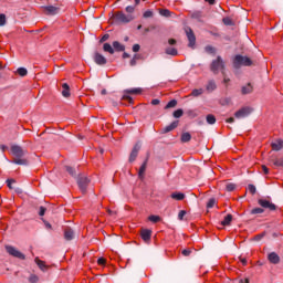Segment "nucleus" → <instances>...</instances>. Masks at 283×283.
<instances>
[{"label": "nucleus", "instance_id": "f257e3e1", "mask_svg": "<svg viewBox=\"0 0 283 283\" xmlns=\"http://www.w3.org/2000/svg\"><path fill=\"white\" fill-rule=\"evenodd\" d=\"M11 154L14 157L13 160H11L13 165H21L23 167H28V165H30V161H28V158H25V156H28V150L23 149V147L19 145H12Z\"/></svg>", "mask_w": 283, "mask_h": 283}, {"label": "nucleus", "instance_id": "f03ea898", "mask_svg": "<svg viewBox=\"0 0 283 283\" xmlns=\"http://www.w3.org/2000/svg\"><path fill=\"white\" fill-rule=\"evenodd\" d=\"M232 65L234 70H240V67H251V65H253V60L249 56L238 54L233 57Z\"/></svg>", "mask_w": 283, "mask_h": 283}, {"label": "nucleus", "instance_id": "7ed1b4c3", "mask_svg": "<svg viewBox=\"0 0 283 283\" xmlns=\"http://www.w3.org/2000/svg\"><path fill=\"white\" fill-rule=\"evenodd\" d=\"M210 70L214 74L221 72V74L224 76V70H227V65L224 64V60L222 59V56L218 55L217 59L211 62Z\"/></svg>", "mask_w": 283, "mask_h": 283}, {"label": "nucleus", "instance_id": "20e7f679", "mask_svg": "<svg viewBox=\"0 0 283 283\" xmlns=\"http://www.w3.org/2000/svg\"><path fill=\"white\" fill-rule=\"evenodd\" d=\"M114 22L117 24L120 23H132V21H134V14H125V12L123 11H117L114 15H113Z\"/></svg>", "mask_w": 283, "mask_h": 283}, {"label": "nucleus", "instance_id": "39448f33", "mask_svg": "<svg viewBox=\"0 0 283 283\" xmlns=\"http://www.w3.org/2000/svg\"><path fill=\"white\" fill-rule=\"evenodd\" d=\"M7 253L11 255V258H17L18 260H25V254H23L19 249L14 248L13 245H6L4 247Z\"/></svg>", "mask_w": 283, "mask_h": 283}, {"label": "nucleus", "instance_id": "423d86ee", "mask_svg": "<svg viewBox=\"0 0 283 283\" xmlns=\"http://www.w3.org/2000/svg\"><path fill=\"white\" fill-rule=\"evenodd\" d=\"M76 182H77L78 189L82 191V193H86L87 186L90 185V179L86 176L78 175L76 177Z\"/></svg>", "mask_w": 283, "mask_h": 283}, {"label": "nucleus", "instance_id": "0eeeda50", "mask_svg": "<svg viewBox=\"0 0 283 283\" xmlns=\"http://www.w3.org/2000/svg\"><path fill=\"white\" fill-rule=\"evenodd\" d=\"M143 88H130L125 90L124 95L122 96V101H128V103H134V98H132V94H140Z\"/></svg>", "mask_w": 283, "mask_h": 283}, {"label": "nucleus", "instance_id": "6e6552de", "mask_svg": "<svg viewBox=\"0 0 283 283\" xmlns=\"http://www.w3.org/2000/svg\"><path fill=\"white\" fill-rule=\"evenodd\" d=\"M187 39L189 41L188 48H195L196 46V33H193V30L190 27H187L185 29Z\"/></svg>", "mask_w": 283, "mask_h": 283}, {"label": "nucleus", "instance_id": "1a4fd4ad", "mask_svg": "<svg viewBox=\"0 0 283 283\" xmlns=\"http://www.w3.org/2000/svg\"><path fill=\"white\" fill-rule=\"evenodd\" d=\"M258 202L260 207H262L263 209H269V211H275L277 209V206H275V203L266 199H259Z\"/></svg>", "mask_w": 283, "mask_h": 283}, {"label": "nucleus", "instance_id": "9d476101", "mask_svg": "<svg viewBox=\"0 0 283 283\" xmlns=\"http://www.w3.org/2000/svg\"><path fill=\"white\" fill-rule=\"evenodd\" d=\"M253 109L251 107H243L234 113L235 118H247Z\"/></svg>", "mask_w": 283, "mask_h": 283}, {"label": "nucleus", "instance_id": "9b49d317", "mask_svg": "<svg viewBox=\"0 0 283 283\" xmlns=\"http://www.w3.org/2000/svg\"><path fill=\"white\" fill-rule=\"evenodd\" d=\"M140 151V144H136L133 148V150L130 151L128 161L129 163H134L136 160V158H138V153Z\"/></svg>", "mask_w": 283, "mask_h": 283}, {"label": "nucleus", "instance_id": "f8f14e48", "mask_svg": "<svg viewBox=\"0 0 283 283\" xmlns=\"http://www.w3.org/2000/svg\"><path fill=\"white\" fill-rule=\"evenodd\" d=\"M94 62L96 63V65H107V59L98 52L94 54Z\"/></svg>", "mask_w": 283, "mask_h": 283}, {"label": "nucleus", "instance_id": "ddd939ff", "mask_svg": "<svg viewBox=\"0 0 283 283\" xmlns=\"http://www.w3.org/2000/svg\"><path fill=\"white\" fill-rule=\"evenodd\" d=\"M43 8H44L45 14H49L51 17H54V15L59 14L60 9L57 7L46 6V7H43Z\"/></svg>", "mask_w": 283, "mask_h": 283}, {"label": "nucleus", "instance_id": "4468645a", "mask_svg": "<svg viewBox=\"0 0 283 283\" xmlns=\"http://www.w3.org/2000/svg\"><path fill=\"white\" fill-rule=\"evenodd\" d=\"M268 260L271 264H280V255L275 252L269 253Z\"/></svg>", "mask_w": 283, "mask_h": 283}, {"label": "nucleus", "instance_id": "2eb2a0df", "mask_svg": "<svg viewBox=\"0 0 283 283\" xmlns=\"http://www.w3.org/2000/svg\"><path fill=\"white\" fill-rule=\"evenodd\" d=\"M140 235H142V240H144V242H149V240H151V230L142 229Z\"/></svg>", "mask_w": 283, "mask_h": 283}, {"label": "nucleus", "instance_id": "dca6fc26", "mask_svg": "<svg viewBox=\"0 0 283 283\" xmlns=\"http://www.w3.org/2000/svg\"><path fill=\"white\" fill-rule=\"evenodd\" d=\"M75 233H74V230H72V228H67L64 230V239L70 242L72 240H74L75 238Z\"/></svg>", "mask_w": 283, "mask_h": 283}, {"label": "nucleus", "instance_id": "f3484780", "mask_svg": "<svg viewBox=\"0 0 283 283\" xmlns=\"http://www.w3.org/2000/svg\"><path fill=\"white\" fill-rule=\"evenodd\" d=\"M178 120L172 122L170 125L163 128L161 134H169V132H174L176 127H178Z\"/></svg>", "mask_w": 283, "mask_h": 283}, {"label": "nucleus", "instance_id": "a211bd4d", "mask_svg": "<svg viewBox=\"0 0 283 283\" xmlns=\"http://www.w3.org/2000/svg\"><path fill=\"white\" fill-rule=\"evenodd\" d=\"M273 151H282L283 149V140L276 139L274 143L271 144Z\"/></svg>", "mask_w": 283, "mask_h": 283}, {"label": "nucleus", "instance_id": "6ab92c4d", "mask_svg": "<svg viewBox=\"0 0 283 283\" xmlns=\"http://www.w3.org/2000/svg\"><path fill=\"white\" fill-rule=\"evenodd\" d=\"M62 96H64V98H70V85L67 83H64L62 84Z\"/></svg>", "mask_w": 283, "mask_h": 283}, {"label": "nucleus", "instance_id": "aec40b11", "mask_svg": "<svg viewBox=\"0 0 283 283\" xmlns=\"http://www.w3.org/2000/svg\"><path fill=\"white\" fill-rule=\"evenodd\" d=\"M148 160H149V157H147L146 160L140 166L139 171H138L139 178H143L145 176V171L147 170V161Z\"/></svg>", "mask_w": 283, "mask_h": 283}, {"label": "nucleus", "instance_id": "412c9836", "mask_svg": "<svg viewBox=\"0 0 283 283\" xmlns=\"http://www.w3.org/2000/svg\"><path fill=\"white\" fill-rule=\"evenodd\" d=\"M35 264L39 266L41 271H43V273L48 271V265L41 259L35 258Z\"/></svg>", "mask_w": 283, "mask_h": 283}, {"label": "nucleus", "instance_id": "4be33fe9", "mask_svg": "<svg viewBox=\"0 0 283 283\" xmlns=\"http://www.w3.org/2000/svg\"><path fill=\"white\" fill-rule=\"evenodd\" d=\"M113 48L116 52H125V45L118 41L113 42Z\"/></svg>", "mask_w": 283, "mask_h": 283}, {"label": "nucleus", "instance_id": "5701e85b", "mask_svg": "<svg viewBox=\"0 0 283 283\" xmlns=\"http://www.w3.org/2000/svg\"><path fill=\"white\" fill-rule=\"evenodd\" d=\"M251 92H253V85H251V83H248L245 86H242L241 88V93L242 94H251Z\"/></svg>", "mask_w": 283, "mask_h": 283}, {"label": "nucleus", "instance_id": "b1692460", "mask_svg": "<svg viewBox=\"0 0 283 283\" xmlns=\"http://www.w3.org/2000/svg\"><path fill=\"white\" fill-rule=\"evenodd\" d=\"M232 220H233V216L232 214H227L224 217V220L221 221V226L222 227H229V224H231Z\"/></svg>", "mask_w": 283, "mask_h": 283}, {"label": "nucleus", "instance_id": "393cba45", "mask_svg": "<svg viewBox=\"0 0 283 283\" xmlns=\"http://www.w3.org/2000/svg\"><path fill=\"white\" fill-rule=\"evenodd\" d=\"M202 94H205L203 88H195V90H192L190 96H193L195 98H198V96H202Z\"/></svg>", "mask_w": 283, "mask_h": 283}, {"label": "nucleus", "instance_id": "a878e982", "mask_svg": "<svg viewBox=\"0 0 283 283\" xmlns=\"http://www.w3.org/2000/svg\"><path fill=\"white\" fill-rule=\"evenodd\" d=\"M170 198H172V200H185V193H182V192H172L170 195Z\"/></svg>", "mask_w": 283, "mask_h": 283}, {"label": "nucleus", "instance_id": "bb28decb", "mask_svg": "<svg viewBox=\"0 0 283 283\" xmlns=\"http://www.w3.org/2000/svg\"><path fill=\"white\" fill-rule=\"evenodd\" d=\"M165 53L169 56H178V50L176 48H167Z\"/></svg>", "mask_w": 283, "mask_h": 283}, {"label": "nucleus", "instance_id": "cd10ccee", "mask_svg": "<svg viewBox=\"0 0 283 283\" xmlns=\"http://www.w3.org/2000/svg\"><path fill=\"white\" fill-rule=\"evenodd\" d=\"M180 140H181V143H189L191 140V134L190 133H182Z\"/></svg>", "mask_w": 283, "mask_h": 283}, {"label": "nucleus", "instance_id": "c85d7f7f", "mask_svg": "<svg viewBox=\"0 0 283 283\" xmlns=\"http://www.w3.org/2000/svg\"><path fill=\"white\" fill-rule=\"evenodd\" d=\"M103 50L104 52H108V54H114V48H112V44L109 43H104Z\"/></svg>", "mask_w": 283, "mask_h": 283}, {"label": "nucleus", "instance_id": "c756f323", "mask_svg": "<svg viewBox=\"0 0 283 283\" xmlns=\"http://www.w3.org/2000/svg\"><path fill=\"white\" fill-rule=\"evenodd\" d=\"M218 86L216 85V81L211 80L208 82L207 90L208 92H213Z\"/></svg>", "mask_w": 283, "mask_h": 283}, {"label": "nucleus", "instance_id": "7c9ffc66", "mask_svg": "<svg viewBox=\"0 0 283 283\" xmlns=\"http://www.w3.org/2000/svg\"><path fill=\"white\" fill-rule=\"evenodd\" d=\"M206 120H207L208 125H216V117L213 116V114L207 115Z\"/></svg>", "mask_w": 283, "mask_h": 283}, {"label": "nucleus", "instance_id": "2f4dec72", "mask_svg": "<svg viewBox=\"0 0 283 283\" xmlns=\"http://www.w3.org/2000/svg\"><path fill=\"white\" fill-rule=\"evenodd\" d=\"M65 169H66L67 174H70V176H72L73 178H77L76 169L72 168L71 166H65Z\"/></svg>", "mask_w": 283, "mask_h": 283}, {"label": "nucleus", "instance_id": "473e14b6", "mask_svg": "<svg viewBox=\"0 0 283 283\" xmlns=\"http://www.w3.org/2000/svg\"><path fill=\"white\" fill-rule=\"evenodd\" d=\"M17 74H19V76H28V69H25V67H19L18 70H17Z\"/></svg>", "mask_w": 283, "mask_h": 283}, {"label": "nucleus", "instance_id": "72a5a7b5", "mask_svg": "<svg viewBox=\"0 0 283 283\" xmlns=\"http://www.w3.org/2000/svg\"><path fill=\"white\" fill-rule=\"evenodd\" d=\"M202 11H195L192 13V19H197V21H202Z\"/></svg>", "mask_w": 283, "mask_h": 283}, {"label": "nucleus", "instance_id": "f704fd0d", "mask_svg": "<svg viewBox=\"0 0 283 283\" xmlns=\"http://www.w3.org/2000/svg\"><path fill=\"white\" fill-rule=\"evenodd\" d=\"M176 105H178V101L171 99V101L165 106V109H171V108L176 107Z\"/></svg>", "mask_w": 283, "mask_h": 283}, {"label": "nucleus", "instance_id": "c9c22d12", "mask_svg": "<svg viewBox=\"0 0 283 283\" xmlns=\"http://www.w3.org/2000/svg\"><path fill=\"white\" fill-rule=\"evenodd\" d=\"M264 209L263 208H254L250 211L251 216H258L260 213H263Z\"/></svg>", "mask_w": 283, "mask_h": 283}, {"label": "nucleus", "instance_id": "e433bc0d", "mask_svg": "<svg viewBox=\"0 0 283 283\" xmlns=\"http://www.w3.org/2000/svg\"><path fill=\"white\" fill-rule=\"evenodd\" d=\"M182 114H185V111L182 108H179L172 113L174 118H181Z\"/></svg>", "mask_w": 283, "mask_h": 283}, {"label": "nucleus", "instance_id": "4c0bfd02", "mask_svg": "<svg viewBox=\"0 0 283 283\" xmlns=\"http://www.w3.org/2000/svg\"><path fill=\"white\" fill-rule=\"evenodd\" d=\"M248 191L251 193V196H255L258 189L253 184L248 185Z\"/></svg>", "mask_w": 283, "mask_h": 283}, {"label": "nucleus", "instance_id": "58836bf2", "mask_svg": "<svg viewBox=\"0 0 283 283\" xmlns=\"http://www.w3.org/2000/svg\"><path fill=\"white\" fill-rule=\"evenodd\" d=\"M8 23V19L6 18L4 13H0V28H3Z\"/></svg>", "mask_w": 283, "mask_h": 283}, {"label": "nucleus", "instance_id": "ea45409f", "mask_svg": "<svg viewBox=\"0 0 283 283\" xmlns=\"http://www.w3.org/2000/svg\"><path fill=\"white\" fill-rule=\"evenodd\" d=\"M159 14L161 17H171V11H169V9H160Z\"/></svg>", "mask_w": 283, "mask_h": 283}, {"label": "nucleus", "instance_id": "a19ab883", "mask_svg": "<svg viewBox=\"0 0 283 283\" xmlns=\"http://www.w3.org/2000/svg\"><path fill=\"white\" fill-rule=\"evenodd\" d=\"M275 167H283V157L276 158L273 160Z\"/></svg>", "mask_w": 283, "mask_h": 283}, {"label": "nucleus", "instance_id": "79ce46f5", "mask_svg": "<svg viewBox=\"0 0 283 283\" xmlns=\"http://www.w3.org/2000/svg\"><path fill=\"white\" fill-rule=\"evenodd\" d=\"M216 198H210L207 203V209H213V207H216Z\"/></svg>", "mask_w": 283, "mask_h": 283}, {"label": "nucleus", "instance_id": "37998d69", "mask_svg": "<svg viewBox=\"0 0 283 283\" xmlns=\"http://www.w3.org/2000/svg\"><path fill=\"white\" fill-rule=\"evenodd\" d=\"M205 51L208 53V54H216V48L211 46V45H207L205 48Z\"/></svg>", "mask_w": 283, "mask_h": 283}, {"label": "nucleus", "instance_id": "c03bdc74", "mask_svg": "<svg viewBox=\"0 0 283 283\" xmlns=\"http://www.w3.org/2000/svg\"><path fill=\"white\" fill-rule=\"evenodd\" d=\"M29 282L30 283H38L39 282V276L36 274H31L29 276Z\"/></svg>", "mask_w": 283, "mask_h": 283}, {"label": "nucleus", "instance_id": "a18cd8bd", "mask_svg": "<svg viewBox=\"0 0 283 283\" xmlns=\"http://www.w3.org/2000/svg\"><path fill=\"white\" fill-rule=\"evenodd\" d=\"M235 187H237L235 184H231V182H230V184H227V185H226V190H227V191H230V192H231V191H235Z\"/></svg>", "mask_w": 283, "mask_h": 283}, {"label": "nucleus", "instance_id": "49530a36", "mask_svg": "<svg viewBox=\"0 0 283 283\" xmlns=\"http://www.w3.org/2000/svg\"><path fill=\"white\" fill-rule=\"evenodd\" d=\"M143 17L144 19H151V17H154V11L147 10L146 12H144Z\"/></svg>", "mask_w": 283, "mask_h": 283}, {"label": "nucleus", "instance_id": "de8ad7c7", "mask_svg": "<svg viewBox=\"0 0 283 283\" xmlns=\"http://www.w3.org/2000/svg\"><path fill=\"white\" fill-rule=\"evenodd\" d=\"M222 22L224 25H233V20H231V18H223Z\"/></svg>", "mask_w": 283, "mask_h": 283}, {"label": "nucleus", "instance_id": "09e8293b", "mask_svg": "<svg viewBox=\"0 0 283 283\" xmlns=\"http://www.w3.org/2000/svg\"><path fill=\"white\" fill-rule=\"evenodd\" d=\"M148 220L150 221V222H160V217L159 216H150L149 218H148Z\"/></svg>", "mask_w": 283, "mask_h": 283}, {"label": "nucleus", "instance_id": "8fccbe9b", "mask_svg": "<svg viewBox=\"0 0 283 283\" xmlns=\"http://www.w3.org/2000/svg\"><path fill=\"white\" fill-rule=\"evenodd\" d=\"M187 216V211L181 210L178 213V220H185V217Z\"/></svg>", "mask_w": 283, "mask_h": 283}, {"label": "nucleus", "instance_id": "3c124183", "mask_svg": "<svg viewBox=\"0 0 283 283\" xmlns=\"http://www.w3.org/2000/svg\"><path fill=\"white\" fill-rule=\"evenodd\" d=\"M181 255H185V258H189L191 255V250L190 249L182 250Z\"/></svg>", "mask_w": 283, "mask_h": 283}, {"label": "nucleus", "instance_id": "603ef678", "mask_svg": "<svg viewBox=\"0 0 283 283\" xmlns=\"http://www.w3.org/2000/svg\"><path fill=\"white\" fill-rule=\"evenodd\" d=\"M264 235H266V232L256 234V235L254 237V240H255L256 242H260V240H262V238H264Z\"/></svg>", "mask_w": 283, "mask_h": 283}, {"label": "nucleus", "instance_id": "864d4df0", "mask_svg": "<svg viewBox=\"0 0 283 283\" xmlns=\"http://www.w3.org/2000/svg\"><path fill=\"white\" fill-rule=\"evenodd\" d=\"M127 14H134V6L126 7Z\"/></svg>", "mask_w": 283, "mask_h": 283}, {"label": "nucleus", "instance_id": "5fc2aeb1", "mask_svg": "<svg viewBox=\"0 0 283 283\" xmlns=\"http://www.w3.org/2000/svg\"><path fill=\"white\" fill-rule=\"evenodd\" d=\"M45 211H48V209L45 207H40V211H39V216L43 217L45 216Z\"/></svg>", "mask_w": 283, "mask_h": 283}, {"label": "nucleus", "instance_id": "6e6d98bb", "mask_svg": "<svg viewBox=\"0 0 283 283\" xmlns=\"http://www.w3.org/2000/svg\"><path fill=\"white\" fill-rule=\"evenodd\" d=\"M109 39V34H104L103 36H102V39L99 40V43H105V41H107Z\"/></svg>", "mask_w": 283, "mask_h": 283}, {"label": "nucleus", "instance_id": "4d7b16f0", "mask_svg": "<svg viewBox=\"0 0 283 283\" xmlns=\"http://www.w3.org/2000/svg\"><path fill=\"white\" fill-rule=\"evenodd\" d=\"M105 262H106L105 258H99V259L97 260V264H99V266L105 265Z\"/></svg>", "mask_w": 283, "mask_h": 283}, {"label": "nucleus", "instance_id": "13d9d810", "mask_svg": "<svg viewBox=\"0 0 283 283\" xmlns=\"http://www.w3.org/2000/svg\"><path fill=\"white\" fill-rule=\"evenodd\" d=\"M133 52H140V44H134Z\"/></svg>", "mask_w": 283, "mask_h": 283}, {"label": "nucleus", "instance_id": "bf43d9fd", "mask_svg": "<svg viewBox=\"0 0 283 283\" xmlns=\"http://www.w3.org/2000/svg\"><path fill=\"white\" fill-rule=\"evenodd\" d=\"M12 182H14V179H7V186L9 189H12Z\"/></svg>", "mask_w": 283, "mask_h": 283}, {"label": "nucleus", "instance_id": "052dcab7", "mask_svg": "<svg viewBox=\"0 0 283 283\" xmlns=\"http://www.w3.org/2000/svg\"><path fill=\"white\" fill-rule=\"evenodd\" d=\"M151 105H160V99L155 98L150 102Z\"/></svg>", "mask_w": 283, "mask_h": 283}, {"label": "nucleus", "instance_id": "680f3d73", "mask_svg": "<svg viewBox=\"0 0 283 283\" xmlns=\"http://www.w3.org/2000/svg\"><path fill=\"white\" fill-rule=\"evenodd\" d=\"M262 170L265 174V176L269 175V168L265 165L262 166Z\"/></svg>", "mask_w": 283, "mask_h": 283}, {"label": "nucleus", "instance_id": "e2e57ef3", "mask_svg": "<svg viewBox=\"0 0 283 283\" xmlns=\"http://www.w3.org/2000/svg\"><path fill=\"white\" fill-rule=\"evenodd\" d=\"M168 43L169 45H176V39H169Z\"/></svg>", "mask_w": 283, "mask_h": 283}, {"label": "nucleus", "instance_id": "0e129e2a", "mask_svg": "<svg viewBox=\"0 0 283 283\" xmlns=\"http://www.w3.org/2000/svg\"><path fill=\"white\" fill-rule=\"evenodd\" d=\"M134 65H136V57H133V59L130 60V66L134 67Z\"/></svg>", "mask_w": 283, "mask_h": 283}, {"label": "nucleus", "instance_id": "69168bd1", "mask_svg": "<svg viewBox=\"0 0 283 283\" xmlns=\"http://www.w3.org/2000/svg\"><path fill=\"white\" fill-rule=\"evenodd\" d=\"M226 123H235V118L230 117V118H228V119L226 120Z\"/></svg>", "mask_w": 283, "mask_h": 283}, {"label": "nucleus", "instance_id": "338daca9", "mask_svg": "<svg viewBox=\"0 0 283 283\" xmlns=\"http://www.w3.org/2000/svg\"><path fill=\"white\" fill-rule=\"evenodd\" d=\"M129 56H130L129 53H127V52L123 53V59H129Z\"/></svg>", "mask_w": 283, "mask_h": 283}, {"label": "nucleus", "instance_id": "774afa93", "mask_svg": "<svg viewBox=\"0 0 283 283\" xmlns=\"http://www.w3.org/2000/svg\"><path fill=\"white\" fill-rule=\"evenodd\" d=\"M239 283H249V279L240 280Z\"/></svg>", "mask_w": 283, "mask_h": 283}]
</instances>
